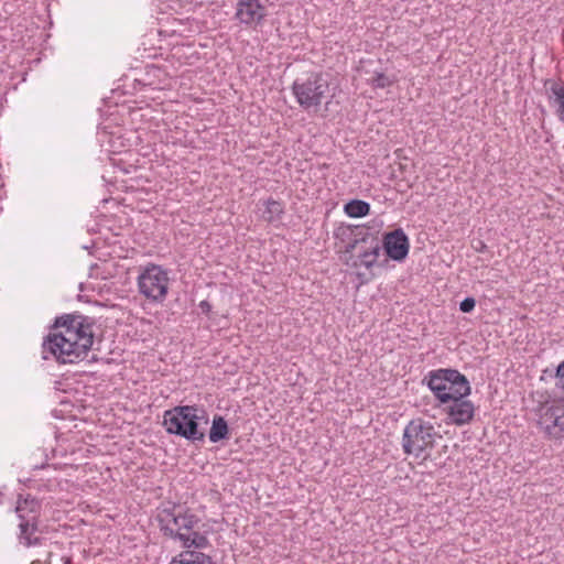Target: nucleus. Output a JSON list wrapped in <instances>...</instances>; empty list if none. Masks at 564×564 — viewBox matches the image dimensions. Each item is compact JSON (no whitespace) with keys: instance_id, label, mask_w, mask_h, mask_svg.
<instances>
[{"instance_id":"f257e3e1","label":"nucleus","mask_w":564,"mask_h":564,"mask_svg":"<svg viewBox=\"0 0 564 564\" xmlns=\"http://www.w3.org/2000/svg\"><path fill=\"white\" fill-rule=\"evenodd\" d=\"M54 326L62 329L50 334L44 340L43 359L52 356L61 364H74L84 359L94 343L91 327L70 315L57 317Z\"/></svg>"},{"instance_id":"f03ea898","label":"nucleus","mask_w":564,"mask_h":564,"mask_svg":"<svg viewBox=\"0 0 564 564\" xmlns=\"http://www.w3.org/2000/svg\"><path fill=\"white\" fill-rule=\"evenodd\" d=\"M156 520L163 534L178 541L183 547L203 550L209 546L207 536L196 530L199 519L180 506L160 508Z\"/></svg>"},{"instance_id":"7ed1b4c3","label":"nucleus","mask_w":564,"mask_h":564,"mask_svg":"<svg viewBox=\"0 0 564 564\" xmlns=\"http://www.w3.org/2000/svg\"><path fill=\"white\" fill-rule=\"evenodd\" d=\"M208 424V415L197 405H177L163 413V426L171 435H176L192 443H202L205 431L200 424Z\"/></svg>"},{"instance_id":"20e7f679","label":"nucleus","mask_w":564,"mask_h":564,"mask_svg":"<svg viewBox=\"0 0 564 564\" xmlns=\"http://www.w3.org/2000/svg\"><path fill=\"white\" fill-rule=\"evenodd\" d=\"M436 400L442 404L449 403L456 398H466L471 387L463 373L456 369L441 368L431 370L423 379Z\"/></svg>"},{"instance_id":"39448f33","label":"nucleus","mask_w":564,"mask_h":564,"mask_svg":"<svg viewBox=\"0 0 564 564\" xmlns=\"http://www.w3.org/2000/svg\"><path fill=\"white\" fill-rule=\"evenodd\" d=\"M291 88L296 102L305 111H317L329 95V83L321 73L296 78Z\"/></svg>"},{"instance_id":"423d86ee","label":"nucleus","mask_w":564,"mask_h":564,"mask_svg":"<svg viewBox=\"0 0 564 564\" xmlns=\"http://www.w3.org/2000/svg\"><path fill=\"white\" fill-rule=\"evenodd\" d=\"M437 432L431 422L421 417L411 420L403 430L402 449L406 455L425 458L434 447Z\"/></svg>"},{"instance_id":"0eeeda50","label":"nucleus","mask_w":564,"mask_h":564,"mask_svg":"<svg viewBox=\"0 0 564 564\" xmlns=\"http://www.w3.org/2000/svg\"><path fill=\"white\" fill-rule=\"evenodd\" d=\"M138 291L152 303H163L170 285L169 272L158 264H147L139 273Z\"/></svg>"},{"instance_id":"6e6552de","label":"nucleus","mask_w":564,"mask_h":564,"mask_svg":"<svg viewBox=\"0 0 564 564\" xmlns=\"http://www.w3.org/2000/svg\"><path fill=\"white\" fill-rule=\"evenodd\" d=\"M345 253L350 257L347 260L354 268L365 267L371 269L381 253V245L377 237L366 232L362 237H355L345 247Z\"/></svg>"},{"instance_id":"1a4fd4ad","label":"nucleus","mask_w":564,"mask_h":564,"mask_svg":"<svg viewBox=\"0 0 564 564\" xmlns=\"http://www.w3.org/2000/svg\"><path fill=\"white\" fill-rule=\"evenodd\" d=\"M267 15V6L261 0H238L234 20L245 28L257 29L264 23Z\"/></svg>"},{"instance_id":"9d476101","label":"nucleus","mask_w":564,"mask_h":564,"mask_svg":"<svg viewBox=\"0 0 564 564\" xmlns=\"http://www.w3.org/2000/svg\"><path fill=\"white\" fill-rule=\"evenodd\" d=\"M540 425L551 438H564V399L545 408L540 416Z\"/></svg>"},{"instance_id":"9b49d317","label":"nucleus","mask_w":564,"mask_h":564,"mask_svg":"<svg viewBox=\"0 0 564 564\" xmlns=\"http://www.w3.org/2000/svg\"><path fill=\"white\" fill-rule=\"evenodd\" d=\"M383 248L389 258L402 261L409 253V238L401 228L395 229L384 236Z\"/></svg>"},{"instance_id":"f8f14e48","label":"nucleus","mask_w":564,"mask_h":564,"mask_svg":"<svg viewBox=\"0 0 564 564\" xmlns=\"http://www.w3.org/2000/svg\"><path fill=\"white\" fill-rule=\"evenodd\" d=\"M451 402L446 411L448 422L458 426L468 424L475 413L473 402L465 398H456Z\"/></svg>"},{"instance_id":"ddd939ff","label":"nucleus","mask_w":564,"mask_h":564,"mask_svg":"<svg viewBox=\"0 0 564 564\" xmlns=\"http://www.w3.org/2000/svg\"><path fill=\"white\" fill-rule=\"evenodd\" d=\"M41 511V502L28 495L22 498L19 497L17 502L15 512L20 521H22V527L25 529L30 525V522H39V516Z\"/></svg>"},{"instance_id":"4468645a","label":"nucleus","mask_w":564,"mask_h":564,"mask_svg":"<svg viewBox=\"0 0 564 564\" xmlns=\"http://www.w3.org/2000/svg\"><path fill=\"white\" fill-rule=\"evenodd\" d=\"M196 550L182 552L170 564H216L212 556Z\"/></svg>"},{"instance_id":"2eb2a0df","label":"nucleus","mask_w":564,"mask_h":564,"mask_svg":"<svg viewBox=\"0 0 564 564\" xmlns=\"http://www.w3.org/2000/svg\"><path fill=\"white\" fill-rule=\"evenodd\" d=\"M39 533V522H30L28 528L22 527V521L19 523L18 539L21 544L26 547L35 546L41 544V538Z\"/></svg>"},{"instance_id":"dca6fc26","label":"nucleus","mask_w":564,"mask_h":564,"mask_svg":"<svg viewBox=\"0 0 564 564\" xmlns=\"http://www.w3.org/2000/svg\"><path fill=\"white\" fill-rule=\"evenodd\" d=\"M229 427L227 421L221 415H215L209 431V441L218 443L228 437Z\"/></svg>"},{"instance_id":"f3484780","label":"nucleus","mask_w":564,"mask_h":564,"mask_svg":"<svg viewBox=\"0 0 564 564\" xmlns=\"http://www.w3.org/2000/svg\"><path fill=\"white\" fill-rule=\"evenodd\" d=\"M344 212L351 218H361L370 213V204L361 199H351L345 204Z\"/></svg>"},{"instance_id":"a211bd4d","label":"nucleus","mask_w":564,"mask_h":564,"mask_svg":"<svg viewBox=\"0 0 564 564\" xmlns=\"http://www.w3.org/2000/svg\"><path fill=\"white\" fill-rule=\"evenodd\" d=\"M264 206L265 208L262 214L264 220L273 223L281 219L284 213V206L281 202L269 198L264 202Z\"/></svg>"},{"instance_id":"6ab92c4d","label":"nucleus","mask_w":564,"mask_h":564,"mask_svg":"<svg viewBox=\"0 0 564 564\" xmlns=\"http://www.w3.org/2000/svg\"><path fill=\"white\" fill-rule=\"evenodd\" d=\"M551 93V104L556 108L558 119L564 122V86L553 85Z\"/></svg>"},{"instance_id":"aec40b11","label":"nucleus","mask_w":564,"mask_h":564,"mask_svg":"<svg viewBox=\"0 0 564 564\" xmlns=\"http://www.w3.org/2000/svg\"><path fill=\"white\" fill-rule=\"evenodd\" d=\"M368 83L373 88L382 89V88L391 86L393 84V78H391L390 76H388L386 73H383L381 70L375 69L372 72V76L368 79Z\"/></svg>"},{"instance_id":"412c9836","label":"nucleus","mask_w":564,"mask_h":564,"mask_svg":"<svg viewBox=\"0 0 564 564\" xmlns=\"http://www.w3.org/2000/svg\"><path fill=\"white\" fill-rule=\"evenodd\" d=\"M555 379V386L564 391V361L556 367Z\"/></svg>"},{"instance_id":"4be33fe9","label":"nucleus","mask_w":564,"mask_h":564,"mask_svg":"<svg viewBox=\"0 0 564 564\" xmlns=\"http://www.w3.org/2000/svg\"><path fill=\"white\" fill-rule=\"evenodd\" d=\"M476 306V301L474 297H466L459 304V310L463 313H470Z\"/></svg>"},{"instance_id":"5701e85b","label":"nucleus","mask_w":564,"mask_h":564,"mask_svg":"<svg viewBox=\"0 0 564 564\" xmlns=\"http://www.w3.org/2000/svg\"><path fill=\"white\" fill-rule=\"evenodd\" d=\"M199 308L203 313L208 314L212 311V305L208 301L204 300L199 302Z\"/></svg>"}]
</instances>
